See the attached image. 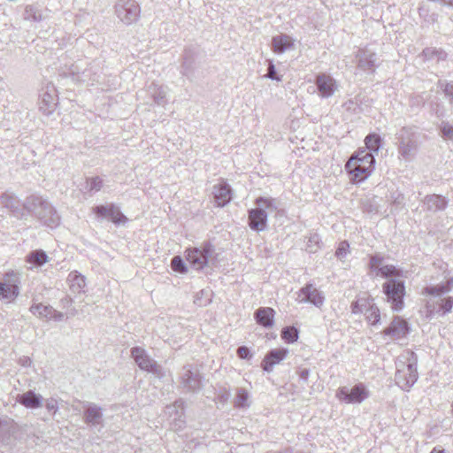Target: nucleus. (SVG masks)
I'll return each instance as SVG.
<instances>
[{
  "label": "nucleus",
  "mask_w": 453,
  "mask_h": 453,
  "mask_svg": "<svg viewBox=\"0 0 453 453\" xmlns=\"http://www.w3.org/2000/svg\"><path fill=\"white\" fill-rule=\"evenodd\" d=\"M351 309H352V312L353 313H357L359 311V309H358V303H354L351 304Z\"/></svg>",
  "instance_id": "57"
},
{
  "label": "nucleus",
  "mask_w": 453,
  "mask_h": 453,
  "mask_svg": "<svg viewBox=\"0 0 453 453\" xmlns=\"http://www.w3.org/2000/svg\"><path fill=\"white\" fill-rule=\"evenodd\" d=\"M383 257H381L379 254H375L373 256H371L370 262H369V267L371 270H377L379 271V268L382 265L383 262Z\"/></svg>",
  "instance_id": "47"
},
{
  "label": "nucleus",
  "mask_w": 453,
  "mask_h": 453,
  "mask_svg": "<svg viewBox=\"0 0 453 453\" xmlns=\"http://www.w3.org/2000/svg\"><path fill=\"white\" fill-rule=\"evenodd\" d=\"M431 453H445L443 449H434Z\"/></svg>",
  "instance_id": "58"
},
{
  "label": "nucleus",
  "mask_w": 453,
  "mask_h": 453,
  "mask_svg": "<svg viewBox=\"0 0 453 453\" xmlns=\"http://www.w3.org/2000/svg\"><path fill=\"white\" fill-rule=\"evenodd\" d=\"M365 143L367 152H372V155L378 154L381 148L382 139L377 134H370L365 139Z\"/></svg>",
  "instance_id": "32"
},
{
  "label": "nucleus",
  "mask_w": 453,
  "mask_h": 453,
  "mask_svg": "<svg viewBox=\"0 0 453 453\" xmlns=\"http://www.w3.org/2000/svg\"><path fill=\"white\" fill-rule=\"evenodd\" d=\"M288 354V349H273L267 352L261 363L262 369L266 372H271L275 365L284 360Z\"/></svg>",
  "instance_id": "18"
},
{
  "label": "nucleus",
  "mask_w": 453,
  "mask_h": 453,
  "mask_svg": "<svg viewBox=\"0 0 453 453\" xmlns=\"http://www.w3.org/2000/svg\"><path fill=\"white\" fill-rule=\"evenodd\" d=\"M382 289L392 309L396 311H401L403 308L405 296L404 282L399 279H389L383 283Z\"/></svg>",
  "instance_id": "6"
},
{
  "label": "nucleus",
  "mask_w": 453,
  "mask_h": 453,
  "mask_svg": "<svg viewBox=\"0 0 453 453\" xmlns=\"http://www.w3.org/2000/svg\"><path fill=\"white\" fill-rule=\"evenodd\" d=\"M417 365L418 356L411 350L405 351L397 358L395 381L403 390L409 391L417 382L418 379Z\"/></svg>",
  "instance_id": "1"
},
{
  "label": "nucleus",
  "mask_w": 453,
  "mask_h": 453,
  "mask_svg": "<svg viewBox=\"0 0 453 453\" xmlns=\"http://www.w3.org/2000/svg\"><path fill=\"white\" fill-rule=\"evenodd\" d=\"M0 198H12V196H8L3 194V195L0 196Z\"/></svg>",
  "instance_id": "59"
},
{
  "label": "nucleus",
  "mask_w": 453,
  "mask_h": 453,
  "mask_svg": "<svg viewBox=\"0 0 453 453\" xmlns=\"http://www.w3.org/2000/svg\"><path fill=\"white\" fill-rule=\"evenodd\" d=\"M67 280L70 283L71 291L74 293L82 292L86 286L85 277L76 271L68 274Z\"/></svg>",
  "instance_id": "28"
},
{
  "label": "nucleus",
  "mask_w": 453,
  "mask_h": 453,
  "mask_svg": "<svg viewBox=\"0 0 453 453\" xmlns=\"http://www.w3.org/2000/svg\"><path fill=\"white\" fill-rule=\"evenodd\" d=\"M143 93L158 106H165L167 104V88L164 85L151 82L144 90L140 91L139 96Z\"/></svg>",
  "instance_id": "14"
},
{
  "label": "nucleus",
  "mask_w": 453,
  "mask_h": 453,
  "mask_svg": "<svg viewBox=\"0 0 453 453\" xmlns=\"http://www.w3.org/2000/svg\"><path fill=\"white\" fill-rule=\"evenodd\" d=\"M93 211L98 219L111 220L115 225H124L127 218L121 212L119 207L111 203L109 205H98L93 208Z\"/></svg>",
  "instance_id": "11"
},
{
  "label": "nucleus",
  "mask_w": 453,
  "mask_h": 453,
  "mask_svg": "<svg viewBox=\"0 0 453 453\" xmlns=\"http://www.w3.org/2000/svg\"><path fill=\"white\" fill-rule=\"evenodd\" d=\"M24 18L25 19L40 21L42 20V16L40 10L36 6L27 5L25 8Z\"/></svg>",
  "instance_id": "40"
},
{
  "label": "nucleus",
  "mask_w": 453,
  "mask_h": 453,
  "mask_svg": "<svg viewBox=\"0 0 453 453\" xmlns=\"http://www.w3.org/2000/svg\"><path fill=\"white\" fill-rule=\"evenodd\" d=\"M16 400L27 409H37L42 406L43 397L34 390H28L18 395Z\"/></svg>",
  "instance_id": "21"
},
{
  "label": "nucleus",
  "mask_w": 453,
  "mask_h": 453,
  "mask_svg": "<svg viewBox=\"0 0 453 453\" xmlns=\"http://www.w3.org/2000/svg\"><path fill=\"white\" fill-rule=\"evenodd\" d=\"M40 209L37 217L48 226L55 227L59 224L60 218L57 211L45 200H37Z\"/></svg>",
  "instance_id": "16"
},
{
  "label": "nucleus",
  "mask_w": 453,
  "mask_h": 453,
  "mask_svg": "<svg viewBox=\"0 0 453 453\" xmlns=\"http://www.w3.org/2000/svg\"><path fill=\"white\" fill-rule=\"evenodd\" d=\"M281 337L285 342L293 343L298 339V330L294 326H286L281 331Z\"/></svg>",
  "instance_id": "39"
},
{
  "label": "nucleus",
  "mask_w": 453,
  "mask_h": 453,
  "mask_svg": "<svg viewBox=\"0 0 453 453\" xmlns=\"http://www.w3.org/2000/svg\"><path fill=\"white\" fill-rule=\"evenodd\" d=\"M336 397L346 403H361L369 397V391L363 383H357L351 388H339L336 391Z\"/></svg>",
  "instance_id": "8"
},
{
  "label": "nucleus",
  "mask_w": 453,
  "mask_h": 453,
  "mask_svg": "<svg viewBox=\"0 0 453 453\" xmlns=\"http://www.w3.org/2000/svg\"><path fill=\"white\" fill-rule=\"evenodd\" d=\"M63 74L65 77H72L74 81L79 82H95L96 78L91 77L90 74H87V63L83 60H78L72 64L68 71H64Z\"/></svg>",
  "instance_id": "15"
},
{
  "label": "nucleus",
  "mask_w": 453,
  "mask_h": 453,
  "mask_svg": "<svg viewBox=\"0 0 453 453\" xmlns=\"http://www.w3.org/2000/svg\"><path fill=\"white\" fill-rule=\"evenodd\" d=\"M428 201V206L430 207V203L432 202L433 204L436 205V209L443 210L446 207V200H427Z\"/></svg>",
  "instance_id": "53"
},
{
  "label": "nucleus",
  "mask_w": 453,
  "mask_h": 453,
  "mask_svg": "<svg viewBox=\"0 0 453 453\" xmlns=\"http://www.w3.org/2000/svg\"><path fill=\"white\" fill-rule=\"evenodd\" d=\"M213 198H232L233 191L228 183L221 180L218 184L213 186Z\"/></svg>",
  "instance_id": "31"
},
{
  "label": "nucleus",
  "mask_w": 453,
  "mask_h": 453,
  "mask_svg": "<svg viewBox=\"0 0 453 453\" xmlns=\"http://www.w3.org/2000/svg\"><path fill=\"white\" fill-rule=\"evenodd\" d=\"M27 362H30V360H29V359H27L26 361H24L23 365H26V364H27Z\"/></svg>",
  "instance_id": "62"
},
{
  "label": "nucleus",
  "mask_w": 453,
  "mask_h": 453,
  "mask_svg": "<svg viewBox=\"0 0 453 453\" xmlns=\"http://www.w3.org/2000/svg\"><path fill=\"white\" fill-rule=\"evenodd\" d=\"M186 252L187 260L196 270L214 265L218 261L215 248L209 242H203L200 247L188 249Z\"/></svg>",
  "instance_id": "3"
},
{
  "label": "nucleus",
  "mask_w": 453,
  "mask_h": 453,
  "mask_svg": "<svg viewBox=\"0 0 453 453\" xmlns=\"http://www.w3.org/2000/svg\"><path fill=\"white\" fill-rule=\"evenodd\" d=\"M249 394L245 388H239L236 391V396L234 399V406L237 408H244L249 406L248 403Z\"/></svg>",
  "instance_id": "37"
},
{
  "label": "nucleus",
  "mask_w": 453,
  "mask_h": 453,
  "mask_svg": "<svg viewBox=\"0 0 453 453\" xmlns=\"http://www.w3.org/2000/svg\"><path fill=\"white\" fill-rule=\"evenodd\" d=\"M438 87L442 89L445 96L449 99V103L453 105V82L439 81Z\"/></svg>",
  "instance_id": "43"
},
{
  "label": "nucleus",
  "mask_w": 453,
  "mask_h": 453,
  "mask_svg": "<svg viewBox=\"0 0 453 453\" xmlns=\"http://www.w3.org/2000/svg\"><path fill=\"white\" fill-rule=\"evenodd\" d=\"M171 267L174 272L179 273L183 274L188 273V267L182 257L180 256H175L173 257L171 261Z\"/></svg>",
  "instance_id": "42"
},
{
  "label": "nucleus",
  "mask_w": 453,
  "mask_h": 453,
  "mask_svg": "<svg viewBox=\"0 0 453 453\" xmlns=\"http://www.w3.org/2000/svg\"><path fill=\"white\" fill-rule=\"evenodd\" d=\"M237 356L241 359H250L252 357L250 349L246 346H241L237 349Z\"/></svg>",
  "instance_id": "52"
},
{
  "label": "nucleus",
  "mask_w": 453,
  "mask_h": 453,
  "mask_svg": "<svg viewBox=\"0 0 453 453\" xmlns=\"http://www.w3.org/2000/svg\"><path fill=\"white\" fill-rule=\"evenodd\" d=\"M7 201H8V202H11L12 203L13 202H15V203H19V200H18V199H15V200H7Z\"/></svg>",
  "instance_id": "60"
},
{
  "label": "nucleus",
  "mask_w": 453,
  "mask_h": 453,
  "mask_svg": "<svg viewBox=\"0 0 453 453\" xmlns=\"http://www.w3.org/2000/svg\"><path fill=\"white\" fill-rule=\"evenodd\" d=\"M181 386L188 392H196L202 388V376L197 370H192L190 365L183 367L180 375Z\"/></svg>",
  "instance_id": "12"
},
{
  "label": "nucleus",
  "mask_w": 453,
  "mask_h": 453,
  "mask_svg": "<svg viewBox=\"0 0 453 453\" xmlns=\"http://www.w3.org/2000/svg\"><path fill=\"white\" fill-rule=\"evenodd\" d=\"M303 297L300 300L301 303H311L316 307H321L324 303L325 297L322 293L317 289L312 284H306L299 292L298 296Z\"/></svg>",
  "instance_id": "17"
},
{
  "label": "nucleus",
  "mask_w": 453,
  "mask_h": 453,
  "mask_svg": "<svg viewBox=\"0 0 453 453\" xmlns=\"http://www.w3.org/2000/svg\"><path fill=\"white\" fill-rule=\"evenodd\" d=\"M453 287V279L448 280L445 283L435 286H429L424 289V293L434 296H441L450 291Z\"/></svg>",
  "instance_id": "30"
},
{
  "label": "nucleus",
  "mask_w": 453,
  "mask_h": 453,
  "mask_svg": "<svg viewBox=\"0 0 453 453\" xmlns=\"http://www.w3.org/2000/svg\"><path fill=\"white\" fill-rule=\"evenodd\" d=\"M349 245L348 242L343 241V242H340V244L335 251V256L337 257V258L340 260H342L343 258H345L347 254L349 253Z\"/></svg>",
  "instance_id": "46"
},
{
  "label": "nucleus",
  "mask_w": 453,
  "mask_h": 453,
  "mask_svg": "<svg viewBox=\"0 0 453 453\" xmlns=\"http://www.w3.org/2000/svg\"><path fill=\"white\" fill-rule=\"evenodd\" d=\"M115 12L122 22L129 25L138 19L141 9L135 0H119L115 4Z\"/></svg>",
  "instance_id": "9"
},
{
  "label": "nucleus",
  "mask_w": 453,
  "mask_h": 453,
  "mask_svg": "<svg viewBox=\"0 0 453 453\" xmlns=\"http://www.w3.org/2000/svg\"><path fill=\"white\" fill-rule=\"evenodd\" d=\"M365 317H366V319L367 321L371 324V325H377L380 320V310L379 308L374 305V304H372L365 311Z\"/></svg>",
  "instance_id": "38"
},
{
  "label": "nucleus",
  "mask_w": 453,
  "mask_h": 453,
  "mask_svg": "<svg viewBox=\"0 0 453 453\" xmlns=\"http://www.w3.org/2000/svg\"><path fill=\"white\" fill-rule=\"evenodd\" d=\"M395 140L398 154L405 161H411L418 151V136L412 127H403L396 134Z\"/></svg>",
  "instance_id": "4"
},
{
  "label": "nucleus",
  "mask_w": 453,
  "mask_h": 453,
  "mask_svg": "<svg viewBox=\"0 0 453 453\" xmlns=\"http://www.w3.org/2000/svg\"><path fill=\"white\" fill-rule=\"evenodd\" d=\"M440 298L436 301L434 300H429L426 303V309L427 313L429 315L433 314H441L445 315L446 313H449L451 311V309L453 307V297L449 296L446 298Z\"/></svg>",
  "instance_id": "19"
},
{
  "label": "nucleus",
  "mask_w": 453,
  "mask_h": 453,
  "mask_svg": "<svg viewBox=\"0 0 453 453\" xmlns=\"http://www.w3.org/2000/svg\"><path fill=\"white\" fill-rule=\"evenodd\" d=\"M86 183V188L89 196H93L104 187V180L99 176L88 178Z\"/></svg>",
  "instance_id": "34"
},
{
  "label": "nucleus",
  "mask_w": 453,
  "mask_h": 453,
  "mask_svg": "<svg viewBox=\"0 0 453 453\" xmlns=\"http://www.w3.org/2000/svg\"><path fill=\"white\" fill-rule=\"evenodd\" d=\"M381 275L387 279H398L401 276V272L392 265L380 266L377 272V275Z\"/></svg>",
  "instance_id": "35"
},
{
  "label": "nucleus",
  "mask_w": 453,
  "mask_h": 453,
  "mask_svg": "<svg viewBox=\"0 0 453 453\" xmlns=\"http://www.w3.org/2000/svg\"><path fill=\"white\" fill-rule=\"evenodd\" d=\"M374 200H363L362 208L365 211L368 213H377L378 209L377 206L373 204Z\"/></svg>",
  "instance_id": "51"
},
{
  "label": "nucleus",
  "mask_w": 453,
  "mask_h": 453,
  "mask_svg": "<svg viewBox=\"0 0 453 453\" xmlns=\"http://www.w3.org/2000/svg\"><path fill=\"white\" fill-rule=\"evenodd\" d=\"M358 58V68L368 71V72H374L375 70V63L377 60V56L374 52L371 51L370 50L364 49L359 50L357 53Z\"/></svg>",
  "instance_id": "22"
},
{
  "label": "nucleus",
  "mask_w": 453,
  "mask_h": 453,
  "mask_svg": "<svg viewBox=\"0 0 453 453\" xmlns=\"http://www.w3.org/2000/svg\"><path fill=\"white\" fill-rule=\"evenodd\" d=\"M45 407L48 411L52 412L53 415L58 411V404L57 399L50 397L45 400Z\"/></svg>",
  "instance_id": "50"
},
{
  "label": "nucleus",
  "mask_w": 453,
  "mask_h": 453,
  "mask_svg": "<svg viewBox=\"0 0 453 453\" xmlns=\"http://www.w3.org/2000/svg\"><path fill=\"white\" fill-rule=\"evenodd\" d=\"M193 53L190 50H185L182 63V73L188 76L193 69Z\"/></svg>",
  "instance_id": "36"
},
{
  "label": "nucleus",
  "mask_w": 453,
  "mask_h": 453,
  "mask_svg": "<svg viewBox=\"0 0 453 453\" xmlns=\"http://www.w3.org/2000/svg\"><path fill=\"white\" fill-rule=\"evenodd\" d=\"M166 413L170 417L174 415V426L176 428H181L184 424V419H182L184 415V401L182 399H178L173 405L166 406Z\"/></svg>",
  "instance_id": "25"
},
{
  "label": "nucleus",
  "mask_w": 453,
  "mask_h": 453,
  "mask_svg": "<svg viewBox=\"0 0 453 453\" xmlns=\"http://www.w3.org/2000/svg\"><path fill=\"white\" fill-rule=\"evenodd\" d=\"M423 53L428 60H436L437 62L445 60L447 57L446 52L441 50L426 49L423 50Z\"/></svg>",
  "instance_id": "41"
},
{
  "label": "nucleus",
  "mask_w": 453,
  "mask_h": 453,
  "mask_svg": "<svg viewBox=\"0 0 453 453\" xmlns=\"http://www.w3.org/2000/svg\"><path fill=\"white\" fill-rule=\"evenodd\" d=\"M83 421L90 428L100 432L104 427L103 408L94 403H86L84 405Z\"/></svg>",
  "instance_id": "10"
},
{
  "label": "nucleus",
  "mask_w": 453,
  "mask_h": 453,
  "mask_svg": "<svg viewBox=\"0 0 453 453\" xmlns=\"http://www.w3.org/2000/svg\"><path fill=\"white\" fill-rule=\"evenodd\" d=\"M27 362H30V360H29V359H27L26 361H24L23 365H26V364H27Z\"/></svg>",
  "instance_id": "63"
},
{
  "label": "nucleus",
  "mask_w": 453,
  "mask_h": 453,
  "mask_svg": "<svg viewBox=\"0 0 453 453\" xmlns=\"http://www.w3.org/2000/svg\"><path fill=\"white\" fill-rule=\"evenodd\" d=\"M435 198L440 199V198H445V197L441 195H437V196H435Z\"/></svg>",
  "instance_id": "61"
},
{
  "label": "nucleus",
  "mask_w": 453,
  "mask_h": 453,
  "mask_svg": "<svg viewBox=\"0 0 453 453\" xmlns=\"http://www.w3.org/2000/svg\"><path fill=\"white\" fill-rule=\"evenodd\" d=\"M19 295L18 288L14 285L0 282V298L11 300Z\"/></svg>",
  "instance_id": "33"
},
{
  "label": "nucleus",
  "mask_w": 453,
  "mask_h": 453,
  "mask_svg": "<svg viewBox=\"0 0 453 453\" xmlns=\"http://www.w3.org/2000/svg\"><path fill=\"white\" fill-rule=\"evenodd\" d=\"M131 357L134 359L135 363L141 370L151 372L157 377L163 376L162 367L148 355L143 348H132Z\"/></svg>",
  "instance_id": "7"
},
{
  "label": "nucleus",
  "mask_w": 453,
  "mask_h": 453,
  "mask_svg": "<svg viewBox=\"0 0 453 453\" xmlns=\"http://www.w3.org/2000/svg\"><path fill=\"white\" fill-rule=\"evenodd\" d=\"M315 84L318 93L322 98H328L332 96L336 90H338L336 81L329 74H318L315 79Z\"/></svg>",
  "instance_id": "13"
},
{
  "label": "nucleus",
  "mask_w": 453,
  "mask_h": 453,
  "mask_svg": "<svg viewBox=\"0 0 453 453\" xmlns=\"http://www.w3.org/2000/svg\"><path fill=\"white\" fill-rule=\"evenodd\" d=\"M292 47L293 40L286 34L273 36L272 39V49L277 54H281Z\"/></svg>",
  "instance_id": "27"
},
{
  "label": "nucleus",
  "mask_w": 453,
  "mask_h": 453,
  "mask_svg": "<svg viewBox=\"0 0 453 453\" xmlns=\"http://www.w3.org/2000/svg\"><path fill=\"white\" fill-rule=\"evenodd\" d=\"M440 132L443 138L453 140V126L449 122H441L440 126Z\"/></svg>",
  "instance_id": "44"
},
{
  "label": "nucleus",
  "mask_w": 453,
  "mask_h": 453,
  "mask_svg": "<svg viewBox=\"0 0 453 453\" xmlns=\"http://www.w3.org/2000/svg\"><path fill=\"white\" fill-rule=\"evenodd\" d=\"M63 319H64V313L56 311L53 308V312H52L51 319H54L55 321H61Z\"/></svg>",
  "instance_id": "55"
},
{
  "label": "nucleus",
  "mask_w": 453,
  "mask_h": 453,
  "mask_svg": "<svg viewBox=\"0 0 453 453\" xmlns=\"http://www.w3.org/2000/svg\"><path fill=\"white\" fill-rule=\"evenodd\" d=\"M265 78L273 80V81H281V76L277 74V72H276V69H275V65L273 63V61L269 62L268 68H267V73L265 74Z\"/></svg>",
  "instance_id": "48"
},
{
  "label": "nucleus",
  "mask_w": 453,
  "mask_h": 453,
  "mask_svg": "<svg viewBox=\"0 0 453 453\" xmlns=\"http://www.w3.org/2000/svg\"><path fill=\"white\" fill-rule=\"evenodd\" d=\"M299 378L303 381H307L308 377L310 375V370L307 368L302 369L299 372Z\"/></svg>",
  "instance_id": "54"
},
{
  "label": "nucleus",
  "mask_w": 453,
  "mask_h": 453,
  "mask_svg": "<svg viewBox=\"0 0 453 453\" xmlns=\"http://www.w3.org/2000/svg\"><path fill=\"white\" fill-rule=\"evenodd\" d=\"M57 96L55 90L51 92L46 91L42 96L39 109L43 115L50 116L52 114L57 106Z\"/></svg>",
  "instance_id": "24"
},
{
  "label": "nucleus",
  "mask_w": 453,
  "mask_h": 453,
  "mask_svg": "<svg viewBox=\"0 0 453 453\" xmlns=\"http://www.w3.org/2000/svg\"><path fill=\"white\" fill-rule=\"evenodd\" d=\"M27 362H30V360H29V359H27L26 361H24L23 365H26V364H27Z\"/></svg>",
  "instance_id": "64"
},
{
  "label": "nucleus",
  "mask_w": 453,
  "mask_h": 453,
  "mask_svg": "<svg viewBox=\"0 0 453 453\" xmlns=\"http://www.w3.org/2000/svg\"><path fill=\"white\" fill-rule=\"evenodd\" d=\"M26 262L30 265L29 269L38 268L49 262V257L43 250H35L26 256Z\"/></svg>",
  "instance_id": "26"
},
{
  "label": "nucleus",
  "mask_w": 453,
  "mask_h": 453,
  "mask_svg": "<svg viewBox=\"0 0 453 453\" xmlns=\"http://www.w3.org/2000/svg\"><path fill=\"white\" fill-rule=\"evenodd\" d=\"M230 200H215L217 202L218 207H224L226 204V202H229Z\"/></svg>",
  "instance_id": "56"
},
{
  "label": "nucleus",
  "mask_w": 453,
  "mask_h": 453,
  "mask_svg": "<svg viewBox=\"0 0 453 453\" xmlns=\"http://www.w3.org/2000/svg\"><path fill=\"white\" fill-rule=\"evenodd\" d=\"M100 67L96 63H87V74H90L91 77L96 78L95 81H98Z\"/></svg>",
  "instance_id": "49"
},
{
  "label": "nucleus",
  "mask_w": 453,
  "mask_h": 453,
  "mask_svg": "<svg viewBox=\"0 0 453 453\" xmlns=\"http://www.w3.org/2000/svg\"><path fill=\"white\" fill-rule=\"evenodd\" d=\"M409 330L407 321L399 317H395L389 326L384 330V334L393 339H402L409 334Z\"/></svg>",
  "instance_id": "20"
},
{
  "label": "nucleus",
  "mask_w": 453,
  "mask_h": 453,
  "mask_svg": "<svg viewBox=\"0 0 453 453\" xmlns=\"http://www.w3.org/2000/svg\"><path fill=\"white\" fill-rule=\"evenodd\" d=\"M275 311L271 307H261L254 312L256 322L266 328H271L274 325Z\"/></svg>",
  "instance_id": "23"
},
{
  "label": "nucleus",
  "mask_w": 453,
  "mask_h": 453,
  "mask_svg": "<svg viewBox=\"0 0 453 453\" xmlns=\"http://www.w3.org/2000/svg\"><path fill=\"white\" fill-rule=\"evenodd\" d=\"M375 157L366 150H359L345 165L350 180L360 182L367 179L374 169Z\"/></svg>",
  "instance_id": "2"
},
{
  "label": "nucleus",
  "mask_w": 453,
  "mask_h": 453,
  "mask_svg": "<svg viewBox=\"0 0 453 453\" xmlns=\"http://www.w3.org/2000/svg\"><path fill=\"white\" fill-rule=\"evenodd\" d=\"M320 238L318 234H311L307 241V250L309 252H315L319 247Z\"/></svg>",
  "instance_id": "45"
},
{
  "label": "nucleus",
  "mask_w": 453,
  "mask_h": 453,
  "mask_svg": "<svg viewBox=\"0 0 453 453\" xmlns=\"http://www.w3.org/2000/svg\"><path fill=\"white\" fill-rule=\"evenodd\" d=\"M257 207L249 210V226L257 232L264 231L267 225L268 211H273L272 200H257Z\"/></svg>",
  "instance_id": "5"
},
{
  "label": "nucleus",
  "mask_w": 453,
  "mask_h": 453,
  "mask_svg": "<svg viewBox=\"0 0 453 453\" xmlns=\"http://www.w3.org/2000/svg\"><path fill=\"white\" fill-rule=\"evenodd\" d=\"M29 311L39 319L50 320L52 318L53 307L42 303H33Z\"/></svg>",
  "instance_id": "29"
}]
</instances>
